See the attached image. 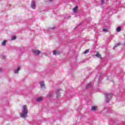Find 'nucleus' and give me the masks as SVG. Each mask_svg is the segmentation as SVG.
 Listing matches in <instances>:
<instances>
[{"mask_svg":"<svg viewBox=\"0 0 125 125\" xmlns=\"http://www.w3.org/2000/svg\"><path fill=\"white\" fill-rule=\"evenodd\" d=\"M91 86V82H90L86 86V89H87Z\"/></svg>","mask_w":125,"mask_h":125,"instance_id":"nucleus-12","label":"nucleus"},{"mask_svg":"<svg viewBox=\"0 0 125 125\" xmlns=\"http://www.w3.org/2000/svg\"><path fill=\"white\" fill-rule=\"evenodd\" d=\"M103 31L105 33H107L108 32V28H104L103 29Z\"/></svg>","mask_w":125,"mask_h":125,"instance_id":"nucleus-16","label":"nucleus"},{"mask_svg":"<svg viewBox=\"0 0 125 125\" xmlns=\"http://www.w3.org/2000/svg\"><path fill=\"white\" fill-rule=\"evenodd\" d=\"M32 52L35 54H36V55H40V54L42 53V52L41 51H39L38 50L36 49H33L32 50Z\"/></svg>","mask_w":125,"mask_h":125,"instance_id":"nucleus-4","label":"nucleus"},{"mask_svg":"<svg viewBox=\"0 0 125 125\" xmlns=\"http://www.w3.org/2000/svg\"><path fill=\"white\" fill-rule=\"evenodd\" d=\"M97 108L98 107L96 106H93L91 109L92 111H96V110H97Z\"/></svg>","mask_w":125,"mask_h":125,"instance_id":"nucleus-9","label":"nucleus"},{"mask_svg":"<svg viewBox=\"0 0 125 125\" xmlns=\"http://www.w3.org/2000/svg\"><path fill=\"white\" fill-rule=\"evenodd\" d=\"M15 39H16V37L13 36L12 37L11 40L12 41H13V40H15Z\"/></svg>","mask_w":125,"mask_h":125,"instance_id":"nucleus-20","label":"nucleus"},{"mask_svg":"<svg viewBox=\"0 0 125 125\" xmlns=\"http://www.w3.org/2000/svg\"><path fill=\"white\" fill-rule=\"evenodd\" d=\"M49 1H51V0H49Z\"/></svg>","mask_w":125,"mask_h":125,"instance_id":"nucleus-24","label":"nucleus"},{"mask_svg":"<svg viewBox=\"0 0 125 125\" xmlns=\"http://www.w3.org/2000/svg\"><path fill=\"white\" fill-rule=\"evenodd\" d=\"M42 97H39L36 99V101L37 102H41L42 100Z\"/></svg>","mask_w":125,"mask_h":125,"instance_id":"nucleus-7","label":"nucleus"},{"mask_svg":"<svg viewBox=\"0 0 125 125\" xmlns=\"http://www.w3.org/2000/svg\"><path fill=\"white\" fill-rule=\"evenodd\" d=\"M104 3H105V0H102V4H104Z\"/></svg>","mask_w":125,"mask_h":125,"instance_id":"nucleus-21","label":"nucleus"},{"mask_svg":"<svg viewBox=\"0 0 125 125\" xmlns=\"http://www.w3.org/2000/svg\"><path fill=\"white\" fill-rule=\"evenodd\" d=\"M77 10H78V7L76 6L74 8H73V11L75 13V12H77Z\"/></svg>","mask_w":125,"mask_h":125,"instance_id":"nucleus-11","label":"nucleus"},{"mask_svg":"<svg viewBox=\"0 0 125 125\" xmlns=\"http://www.w3.org/2000/svg\"><path fill=\"white\" fill-rule=\"evenodd\" d=\"M0 72H1V69L0 68Z\"/></svg>","mask_w":125,"mask_h":125,"instance_id":"nucleus-23","label":"nucleus"},{"mask_svg":"<svg viewBox=\"0 0 125 125\" xmlns=\"http://www.w3.org/2000/svg\"><path fill=\"white\" fill-rule=\"evenodd\" d=\"M59 91H60V90H57L56 91L57 98H59V97H60V92H59Z\"/></svg>","mask_w":125,"mask_h":125,"instance_id":"nucleus-8","label":"nucleus"},{"mask_svg":"<svg viewBox=\"0 0 125 125\" xmlns=\"http://www.w3.org/2000/svg\"><path fill=\"white\" fill-rule=\"evenodd\" d=\"M30 6L32 9H36V7H37V5L36 4V2L35 1H32L31 3L30 4Z\"/></svg>","mask_w":125,"mask_h":125,"instance_id":"nucleus-3","label":"nucleus"},{"mask_svg":"<svg viewBox=\"0 0 125 125\" xmlns=\"http://www.w3.org/2000/svg\"><path fill=\"white\" fill-rule=\"evenodd\" d=\"M51 96H52V94H51V93H49L48 94V97H49V98H50V97H51Z\"/></svg>","mask_w":125,"mask_h":125,"instance_id":"nucleus-19","label":"nucleus"},{"mask_svg":"<svg viewBox=\"0 0 125 125\" xmlns=\"http://www.w3.org/2000/svg\"><path fill=\"white\" fill-rule=\"evenodd\" d=\"M6 42L5 40H4L2 43H1V45H3V46H5V44H6Z\"/></svg>","mask_w":125,"mask_h":125,"instance_id":"nucleus-15","label":"nucleus"},{"mask_svg":"<svg viewBox=\"0 0 125 125\" xmlns=\"http://www.w3.org/2000/svg\"><path fill=\"white\" fill-rule=\"evenodd\" d=\"M121 29H122V28L121 27V26H119V27L117 28L116 31L117 32H121Z\"/></svg>","mask_w":125,"mask_h":125,"instance_id":"nucleus-14","label":"nucleus"},{"mask_svg":"<svg viewBox=\"0 0 125 125\" xmlns=\"http://www.w3.org/2000/svg\"><path fill=\"white\" fill-rule=\"evenodd\" d=\"M71 17V16H69V17H65L64 18V19H69V18H70Z\"/></svg>","mask_w":125,"mask_h":125,"instance_id":"nucleus-22","label":"nucleus"},{"mask_svg":"<svg viewBox=\"0 0 125 125\" xmlns=\"http://www.w3.org/2000/svg\"><path fill=\"white\" fill-rule=\"evenodd\" d=\"M20 70V67H18V68L15 70L14 73L15 74H18L19 73V71Z\"/></svg>","mask_w":125,"mask_h":125,"instance_id":"nucleus-10","label":"nucleus"},{"mask_svg":"<svg viewBox=\"0 0 125 125\" xmlns=\"http://www.w3.org/2000/svg\"><path fill=\"white\" fill-rule=\"evenodd\" d=\"M40 84L41 87H44L45 86V84H44V82L43 81H41L40 82Z\"/></svg>","mask_w":125,"mask_h":125,"instance_id":"nucleus-5","label":"nucleus"},{"mask_svg":"<svg viewBox=\"0 0 125 125\" xmlns=\"http://www.w3.org/2000/svg\"><path fill=\"white\" fill-rule=\"evenodd\" d=\"M27 116H28V107H27V105L25 104L22 106L21 117L23 119H26Z\"/></svg>","mask_w":125,"mask_h":125,"instance_id":"nucleus-1","label":"nucleus"},{"mask_svg":"<svg viewBox=\"0 0 125 125\" xmlns=\"http://www.w3.org/2000/svg\"><path fill=\"white\" fill-rule=\"evenodd\" d=\"M89 52V49H86L84 52V54H87V53H88Z\"/></svg>","mask_w":125,"mask_h":125,"instance_id":"nucleus-18","label":"nucleus"},{"mask_svg":"<svg viewBox=\"0 0 125 125\" xmlns=\"http://www.w3.org/2000/svg\"><path fill=\"white\" fill-rule=\"evenodd\" d=\"M53 54L55 56L59 55V54H60V52L58 51H54Z\"/></svg>","mask_w":125,"mask_h":125,"instance_id":"nucleus-6","label":"nucleus"},{"mask_svg":"<svg viewBox=\"0 0 125 125\" xmlns=\"http://www.w3.org/2000/svg\"><path fill=\"white\" fill-rule=\"evenodd\" d=\"M121 44L120 43H116V45H115L114 47V49H115V47H117V46H119V45H120Z\"/></svg>","mask_w":125,"mask_h":125,"instance_id":"nucleus-17","label":"nucleus"},{"mask_svg":"<svg viewBox=\"0 0 125 125\" xmlns=\"http://www.w3.org/2000/svg\"><path fill=\"white\" fill-rule=\"evenodd\" d=\"M96 56L98 57V58H100V59H101V55H100V54H99V53H97Z\"/></svg>","mask_w":125,"mask_h":125,"instance_id":"nucleus-13","label":"nucleus"},{"mask_svg":"<svg viewBox=\"0 0 125 125\" xmlns=\"http://www.w3.org/2000/svg\"><path fill=\"white\" fill-rule=\"evenodd\" d=\"M113 96V93H106L105 94V102H109L111 100V98Z\"/></svg>","mask_w":125,"mask_h":125,"instance_id":"nucleus-2","label":"nucleus"}]
</instances>
